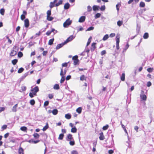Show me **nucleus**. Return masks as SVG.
<instances>
[{"label":"nucleus","mask_w":154,"mask_h":154,"mask_svg":"<svg viewBox=\"0 0 154 154\" xmlns=\"http://www.w3.org/2000/svg\"><path fill=\"white\" fill-rule=\"evenodd\" d=\"M72 23V21L70 20V19H68L63 23V27H67L68 26L71 24Z\"/></svg>","instance_id":"1"},{"label":"nucleus","mask_w":154,"mask_h":154,"mask_svg":"<svg viewBox=\"0 0 154 154\" xmlns=\"http://www.w3.org/2000/svg\"><path fill=\"white\" fill-rule=\"evenodd\" d=\"M72 60L74 61V64L75 65H78L79 60L78 59V56L77 55H75L73 56L72 58Z\"/></svg>","instance_id":"2"},{"label":"nucleus","mask_w":154,"mask_h":154,"mask_svg":"<svg viewBox=\"0 0 154 154\" xmlns=\"http://www.w3.org/2000/svg\"><path fill=\"white\" fill-rule=\"evenodd\" d=\"M119 37L116 36V50H118L119 49V43L120 42Z\"/></svg>","instance_id":"3"},{"label":"nucleus","mask_w":154,"mask_h":154,"mask_svg":"<svg viewBox=\"0 0 154 154\" xmlns=\"http://www.w3.org/2000/svg\"><path fill=\"white\" fill-rule=\"evenodd\" d=\"M140 97L142 100L145 101L146 100L147 97L144 94V92L142 91H141V93L140 95Z\"/></svg>","instance_id":"4"},{"label":"nucleus","mask_w":154,"mask_h":154,"mask_svg":"<svg viewBox=\"0 0 154 154\" xmlns=\"http://www.w3.org/2000/svg\"><path fill=\"white\" fill-rule=\"evenodd\" d=\"M66 140L67 141H69L70 140H72L74 139L72 137V135L71 134H68L66 138Z\"/></svg>","instance_id":"5"},{"label":"nucleus","mask_w":154,"mask_h":154,"mask_svg":"<svg viewBox=\"0 0 154 154\" xmlns=\"http://www.w3.org/2000/svg\"><path fill=\"white\" fill-rule=\"evenodd\" d=\"M24 26L26 28H27L29 27V21L28 19H26L24 20Z\"/></svg>","instance_id":"6"},{"label":"nucleus","mask_w":154,"mask_h":154,"mask_svg":"<svg viewBox=\"0 0 154 154\" xmlns=\"http://www.w3.org/2000/svg\"><path fill=\"white\" fill-rule=\"evenodd\" d=\"M66 44V43L65 42H62L61 44H58L56 47V49L57 50L59 49L60 48L63 47Z\"/></svg>","instance_id":"7"},{"label":"nucleus","mask_w":154,"mask_h":154,"mask_svg":"<svg viewBox=\"0 0 154 154\" xmlns=\"http://www.w3.org/2000/svg\"><path fill=\"white\" fill-rule=\"evenodd\" d=\"M74 38V37L73 35H70L68 37L66 40L65 41L66 43H67L71 41L72 39Z\"/></svg>","instance_id":"8"},{"label":"nucleus","mask_w":154,"mask_h":154,"mask_svg":"<svg viewBox=\"0 0 154 154\" xmlns=\"http://www.w3.org/2000/svg\"><path fill=\"white\" fill-rule=\"evenodd\" d=\"M85 16H81L79 19V22L80 23H83L85 20Z\"/></svg>","instance_id":"9"},{"label":"nucleus","mask_w":154,"mask_h":154,"mask_svg":"<svg viewBox=\"0 0 154 154\" xmlns=\"http://www.w3.org/2000/svg\"><path fill=\"white\" fill-rule=\"evenodd\" d=\"M100 7L99 6L94 5L92 7V9L94 11H98L100 9Z\"/></svg>","instance_id":"10"},{"label":"nucleus","mask_w":154,"mask_h":154,"mask_svg":"<svg viewBox=\"0 0 154 154\" xmlns=\"http://www.w3.org/2000/svg\"><path fill=\"white\" fill-rule=\"evenodd\" d=\"M17 51L13 50L10 53V55L11 57H13L16 55L17 54Z\"/></svg>","instance_id":"11"},{"label":"nucleus","mask_w":154,"mask_h":154,"mask_svg":"<svg viewBox=\"0 0 154 154\" xmlns=\"http://www.w3.org/2000/svg\"><path fill=\"white\" fill-rule=\"evenodd\" d=\"M29 72H27L25 73L22 76H21L20 78V82L21 81H22L23 79H24L28 75Z\"/></svg>","instance_id":"12"},{"label":"nucleus","mask_w":154,"mask_h":154,"mask_svg":"<svg viewBox=\"0 0 154 154\" xmlns=\"http://www.w3.org/2000/svg\"><path fill=\"white\" fill-rule=\"evenodd\" d=\"M39 91V88L38 86H36L33 89H32L31 90V91L32 92H38Z\"/></svg>","instance_id":"13"},{"label":"nucleus","mask_w":154,"mask_h":154,"mask_svg":"<svg viewBox=\"0 0 154 154\" xmlns=\"http://www.w3.org/2000/svg\"><path fill=\"white\" fill-rule=\"evenodd\" d=\"M70 7V5L67 2L65 4L64 6V8L65 10H67Z\"/></svg>","instance_id":"14"},{"label":"nucleus","mask_w":154,"mask_h":154,"mask_svg":"<svg viewBox=\"0 0 154 154\" xmlns=\"http://www.w3.org/2000/svg\"><path fill=\"white\" fill-rule=\"evenodd\" d=\"M140 25H139L138 23L137 24V28H136V32L137 33V35L138 34L140 30Z\"/></svg>","instance_id":"15"},{"label":"nucleus","mask_w":154,"mask_h":154,"mask_svg":"<svg viewBox=\"0 0 154 154\" xmlns=\"http://www.w3.org/2000/svg\"><path fill=\"white\" fill-rule=\"evenodd\" d=\"M24 151L23 149L20 146L18 149V153L19 154H24Z\"/></svg>","instance_id":"16"},{"label":"nucleus","mask_w":154,"mask_h":154,"mask_svg":"<svg viewBox=\"0 0 154 154\" xmlns=\"http://www.w3.org/2000/svg\"><path fill=\"white\" fill-rule=\"evenodd\" d=\"M99 139L100 140H103L105 138L104 136L103 135V133L102 132H101L100 134Z\"/></svg>","instance_id":"17"},{"label":"nucleus","mask_w":154,"mask_h":154,"mask_svg":"<svg viewBox=\"0 0 154 154\" xmlns=\"http://www.w3.org/2000/svg\"><path fill=\"white\" fill-rule=\"evenodd\" d=\"M66 72V69L64 70V73H63V69L62 68L61 69V71L60 72V75L61 76L64 75H65Z\"/></svg>","instance_id":"18"},{"label":"nucleus","mask_w":154,"mask_h":154,"mask_svg":"<svg viewBox=\"0 0 154 154\" xmlns=\"http://www.w3.org/2000/svg\"><path fill=\"white\" fill-rule=\"evenodd\" d=\"M129 47V45L128 44V43H127V44H126V45H125V48H123V49L122 51V52L124 53L127 50L128 48Z\"/></svg>","instance_id":"19"},{"label":"nucleus","mask_w":154,"mask_h":154,"mask_svg":"<svg viewBox=\"0 0 154 154\" xmlns=\"http://www.w3.org/2000/svg\"><path fill=\"white\" fill-rule=\"evenodd\" d=\"M77 131V129L76 128L75 126H74V127H73L71 129V132L72 133H75Z\"/></svg>","instance_id":"20"},{"label":"nucleus","mask_w":154,"mask_h":154,"mask_svg":"<svg viewBox=\"0 0 154 154\" xmlns=\"http://www.w3.org/2000/svg\"><path fill=\"white\" fill-rule=\"evenodd\" d=\"M52 114L54 115H56L58 113V111L57 109H54L52 111Z\"/></svg>","instance_id":"21"},{"label":"nucleus","mask_w":154,"mask_h":154,"mask_svg":"<svg viewBox=\"0 0 154 154\" xmlns=\"http://www.w3.org/2000/svg\"><path fill=\"white\" fill-rule=\"evenodd\" d=\"M71 115L69 113L66 114L65 115V117L66 119H71Z\"/></svg>","instance_id":"22"},{"label":"nucleus","mask_w":154,"mask_h":154,"mask_svg":"<svg viewBox=\"0 0 154 154\" xmlns=\"http://www.w3.org/2000/svg\"><path fill=\"white\" fill-rule=\"evenodd\" d=\"M17 104H15L14 106L13 107V108L12 109V111L14 112H16L17 111L16 108H17Z\"/></svg>","instance_id":"23"},{"label":"nucleus","mask_w":154,"mask_h":154,"mask_svg":"<svg viewBox=\"0 0 154 154\" xmlns=\"http://www.w3.org/2000/svg\"><path fill=\"white\" fill-rule=\"evenodd\" d=\"M69 141V143L71 146H73L75 144V142L74 139Z\"/></svg>","instance_id":"24"},{"label":"nucleus","mask_w":154,"mask_h":154,"mask_svg":"<svg viewBox=\"0 0 154 154\" xmlns=\"http://www.w3.org/2000/svg\"><path fill=\"white\" fill-rule=\"evenodd\" d=\"M54 38L49 40L48 42V45H52L53 43V42L54 41Z\"/></svg>","instance_id":"25"},{"label":"nucleus","mask_w":154,"mask_h":154,"mask_svg":"<svg viewBox=\"0 0 154 154\" xmlns=\"http://www.w3.org/2000/svg\"><path fill=\"white\" fill-rule=\"evenodd\" d=\"M62 3H63V0H60L58 3H56L55 4V6L57 7V6H59V5H60L62 4Z\"/></svg>","instance_id":"26"},{"label":"nucleus","mask_w":154,"mask_h":154,"mask_svg":"<svg viewBox=\"0 0 154 154\" xmlns=\"http://www.w3.org/2000/svg\"><path fill=\"white\" fill-rule=\"evenodd\" d=\"M49 128V126L48 123H47L46 124V125L43 127L42 130L43 131H45L47 129H48Z\"/></svg>","instance_id":"27"},{"label":"nucleus","mask_w":154,"mask_h":154,"mask_svg":"<svg viewBox=\"0 0 154 154\" xmlns=\"http://www.w3.org/2000/svg\"><path fill=\"white\" fill-rule=\"evenodd\" d=\"M82 108L81 107H79L76 110V111L79 114H80L82 112Z\"/></svg>","instance_id":"28"},{"label":"nucleus","mask_w":154,"mask_h":154,"mask_svg":"<svg viewBox=\"0 0 154 154\" xmlns=\"http://www.w3.org/2000/svg\"><path fill=\"white\" fill-rule=\"evenodd\" d=\"M53 88L54 89H56V90L59 89H60V87H59V85L58 84H56L54 85Z\"/></svg>","instance_id":"29"},{"label":"nucleus","mask_w":154,"mask_h":154,"mask_svg":"<svg viewBox=\"0 0 154 154\" xmlns=\"http://www.w3.org/2000/svg\"><path fill=\"white\" fill-rule=\"evenodd\" d=\"M109 38V35L108 34L105 35L103 37L102 40L103 41H106Z\"/></svg>","instance_id":"30"},{"label":"nucleus","mask_w":154,"mask_h":154,"mask_svg":"<svg viewBox=\"0 0 154 154\" xmlns=\"http://www.w3.org/2000/svg\"><path fill=\"white\" fill-rule=\"evenodd\" d=\"M64 136V134L61 133L60 134L58 139L59 140H62L63 139Z\"/></svg>","instance_id":"31"},{"label":"nucleus","mask_w":154,"mask_h":154,"mask_svg":"<svg viewBox=\"0 0 154 154\" xmlns=\"http://www.w3.org/2000/svg\"><path fill=\"white\" fill-rule=\"evenodd\" d=\"M55 6V3H54L53 2H51L50 3V5H49V7L50 9H51L53 7Z\"/></svg>","instance_id":"32"},{"label":"nucleus","mask_w":154,"mask_h":154,"mask_svg":"<svg viewBox=\"0 0 154 154\" xmlns=\"http://www.w3.org/2000/svg\"><path fill=\"white\" fill-rule=\"evenodd\" d=\"M149 37V34L147 32L145 33L143 36V38L144 39H147Z\"/></svg>","instance_id":"33"},{"label":"nucleus","mask_w":154,"mask_h":154,"mask_svg":"<svg viewBox=\"0 0 154 154\" xmlns=\"http://www.w3.org/2000/svg\"><path fill=\"white\" fill-rule=\"evenodd\" d=\"M121 79L122 81H124L125 80V74L122 73L121 77Z\"/></svg>","instance_id":"34"},{"label":"nucleus","mask_w":154,"mask_h":154,"mask_svg":"<svg viewBox=\"0 0 154 154\" xmlns=\"http://www.w3.org/2000/svg\"><path fill=\"white\" fill-rule=\"evenodd\" d=\"M5 12V10L4 8H2L0 9V13L2 15H3L4 14Z\"/></svg>","instance_id":"35"},{"label":"nucleus","mask_w":154,"mask_h":154,"mask_svg":"<svg viewBox=\"0 0 154 154\" xmlns=\"http://www.w3.org/2000/svg\"><path fill=\"white\" fill-rule=\"evenodd\" d=\"M33 135L34 137L35 138H38L40 136L39 134L37 133H34Z\"/></svg>","instance_id":"36"},{"label":"nucleus","mask_w":154,"mask_h":154,"mask_svg":"<svg viewBox=\"0 0 154 154\" xmlns=\"http://www.w3.org/2000/svg\"><path fill=\"white\" fill-rule=\"evenodd\" d=\"M20 130L23 131H26L27 130V128L25 126H23L20 128Z\"/></svg>","instance_id":"37"},{"label":"nucleus","mask_w":154,"mask_h":154,"mask_svg":"<svg viewBox=\"0 0 154 154\" xmlns=\"http://www.w3.org/2000/svg\"><path fill=\"white\" fill-rule=\"evenodd\" d=\"M54 19V18L53 17H51L50 16H47V20L51 21H52Z\"/></svg>","instance_id":"38"},{"label":"nucleus","mask_w":154,"mask_h":154,"mask_svg":"<svg viewBox=\"0 0 154 154\" xmlns=\"http://www.w3.org/2000/svg\"><path fill=\"white\" fill-rule=\"evenodd\" d=\"M18 61V60L17 59H14L12 60V63L14 65H15Z\"/></svg>","instance_id":"39"},{"label":"nucleus","mask_w":154,"mask_h":154,"mask_svg":"<svg viewBox=\"0 0 154 154\" xmlns=\"http://www.w3.org/2000/svg\"><path fill=\"white\" fill-rule=\"evenodd\" d=\"M101 16V14L100 13H97L95 15L94 17L95 19H97L99 18Z\"/></svg>","instance_id":"40"},{"label":"nucleus","mask_w":154,"mask_h":154,"mask_svg":"<svg viewBox=\"0 0 154 154\" xmlns=\"http://www.w3.org/2000/svg\"><path fill=\"white\" fill-rule=\"evenodd\" d=\"M139 5L140 7L143 8L145 6V4L143 2H141L140 3Z\"/></svg>","instance_id":"41"},{"label":"nucleus","mask_w":154,"mask_h":154,"mask_svg":"<svg viewBox=\"0 0 154 154\" xmlns=\"http://www.w3.org/2000/svg\"><path fill=\"white\" fill-rule=\"evenodd\" d=\"M22 91H20V92L24 91H25L26 89V87L25 86H22L21 87Z\"/></svg>","instance_id":"42"},{"label":"nucleus","mask_w":154,"mask_h":154,"mask_svg":"<svg viewBox=\"0 0 154 154\" xmlns=\"http://www.w3.org/2000/svg\"><path fill=\"white\" fill-rule=\"evenodd\" d=\"M62 78L60 81V82L61 83H63L65 80V76H63V75H62Z\"/></svg>","instance_id":"43"},{"label":"nucleus","mask_w":154,"mask_h":154,"mask_svg":"<svg viewBox=\"0 0 154 154\" xmlns=\"http://www.w3.org/2000/svg\"><path fill=\"white\" fill-rule=\"evenodd\" d=\"M29 103L31 105L33 106L35 104V102L34 99H32L30 100Z\"/></svg>","instance_id":"44"},{"label":"nucleus","mask_w":154,"mask_h":154,"mask_svg":"<svg viewBox=\"0 0 154 154\" xmlns=\"http://www.w3.org/2000/svg\"><path fill=\"white\" fill-rule=\"evenodd\" d=\"M24 70V69L22 67H21L19 69L18 71V73H21Z\"/></svg>","instance_id":"45"},{"label":"nucleus","mask_w":154,"mask_h":154,"mask_svg":"<svg viewBox=\"0 0 154 154\" xmlns=\"http://www.w3.org/2000/svg\"><path fill=\"white\" fill-rule=\"evenodd\" d=\"M128 140H129V138L128 137ZM130 141L129 140H128V141H127L126 142V145L129 147L130 148L131 147V145L130 144Z\"/></svg>","instance_id":"46"},{"label":"nucleus","mask_w":154,"mask_h":154,"mask_svg":"<svg viewBox=\"0 0 154 154\" xmlns=\"http://www.w3.org/2000/svg\"><path fill=\"white\" fill-rule=\"evenodd\" d=\"M35 43V42H30L29 43V45H28V47L29 48H30L31 46H32V45H33L34 44V43Z\"/></svg>","instance_id":"47"},{"label":"nucleus","mask_w":154,"mask_h":154,"mask_svg":"<svg viewBox=\"0 0 154 154\" xmlns=\"http://www.w3.org/2000/svg\"><path fill=\"white\" fill-rule=\"evenodd\" d=\"M23 56V53L20 52H19L18 54V56L19 57H21Z\"/></svg>","instance_id":"48"},{"label":"nucleus","mask_w":154,"mask_h":154,"mask_svg":"<svg viewBox=\"0 0 154 154\" xmlns=\"http://www.w3.org/2000/svg\"><path fill=\"white\" fill-rule=\"evenodd\" d=\"M47 16H50L51 15V9L48 10L47 11Z\"/></svg>","instance_id":"49"},{"label":"nucleus","mask_w":154,"mask_h":154,"mask_svg":"<svg viewBox=\"0 0 154 154\" xmlns=\"http://www.w3.org/2000/svg\"><path fill=\"white\" fill-rule=\"evenodd\" d=\"M92 10V8L91 6L88 5L87 7V11L88 12H91Z\"/></svg>","instance_id":"50"},{"label":"nucleus","mask_w":154,"mask_h":154,"mask_svg":"<svg viewBox=\"0 0 154 154\" xmlns=\"http://www.w3.org/2000/svg\"><path fill=\"white\" fill-rule=\"evenodd\" d=\"M117 24L118 26H120L122 24V22L120 20H119L117 22Z\"/></svg>","instance_id":"51"},{"label":"nucleus","mask_w":154,"mask_h":154,"mask_svg":"<svg viewBox=\"0 0 154 154\" xmlns=\"http://www.w3.org/2000/svg\"><path fill=\"white\" fill-rule=\"evenodd\" d=\"M100 9L101 11H104L106 9L105 6L104 5L102 6Z\"/></svg>","instance_id":"52"},{"label":"nucleus","mask_w":154,"mask_h":154,"mask_svg":"<svg viewBox=\"0 0 154 154\" xmlns=\"http://www.w3.org/2000/svg\"><path fill=\"white\" fill-rule=\"evenodd\" d=\"M94 27L91 26L88 28L86 30V31L92 30L94 29Z\"/></svg>","instance_id":"53"},{"label":"nucleus","mask_w":154,"mask_h":154,"mask_svg":"<svg viewBox=\"0 0 154 154\" xmlns=\"http://www.w3.org/2000/svg\"><path fill=\"white\" fill-rule=\"evenodd\" d=\"M69 63V62H68L67 63H63L62 64V67H67L68 65V64Z\"/></svg>","instance_id":"54"},{"label":"nucleus","mask_w":154,"mask_h":154,"mask_svg":"<svg viewBox=\"0 0 154 154\" xmlns=\"http://www.w3.org/2000/svg\"><path fill=\"white\" fill-rule=\"evenodd\" d=\"M91 38H92L91 37H90L88 38V42H87V45H86L87 46H88L90 44V42H91Z\"/></svg>","instance_id":"55"},{"label":"nucleus","mask_w":154,"mask_h":154,"mask_svg":"<svg viewBox=\"0 0 154 154\" xmlns=\"http://www.w3.org/2000/svg\"><path fill=\"white\" fill-rule=\"evenodd\" d=\"M49 102L48 101H45L44 104V107L46 106H48L49 104Z\"/></svg>","instance_id":"56"},{"label":"nucleus","mask_w":154,"mask_h":154,"mask_svg":"<svg viewBox=\"0 0 154 154\" xmlns=\"http://www.w3.org/2000/svg\"><path fill=\"white\" fill-rule=\"evenodd\" d=\"M109 127V125H106L104 126L103 128V129L104 130H107Z\"/></svg>","instance_id":"57"},{"label":"nucleus","mask_w":154,"mask_h":154,"mask_svg":"<svg viewBox=\"0 0 154 154\" xmlns=\"http://www.w3.org/2000/svg\"><path fill=\"white\" fill-rule=\"evenodd\" d=\"M0 73L2 75L5 76V72L4 71V69H2L0 70Z\"/></svg>","instance_id":"58"},{"label":"nucleus","mask_w":154,"mask_h":154,"mask_svg":"<svg viewBox=\"0 0 154 154\" xmlns=\"http://www.w3.org/2000/svg\"><path fill=\"white\" fill-rule=\"evenodd\" d=\"M153 68H149L147 69V71L148 72L150 73L152 72L153 71Z\"/></svg>","instance_id":"59"},{"label":"nucleus","mask_w":154,"mask_h":154,"mask_svg":"<svg viewBox=\"0 0 154 154\" xmlns=\"http://www.w3.org/2000/svg\"><path fill=\"white\" fill-rule=\"evenodd\" d=\"M106 51L105 50H104L102 51L101 52L100 54L102 56H103V55H105V54H106Z\"/></svg>","instance_id":"60"},{"label":"nucleus","mask_w":154,"mask_h":154,"mask_svg":"<svg viewBox=\"0 0 154 154\" xmlns=\"http://www.w3.org/2000/svg\"><path fill=\"white\" fill-rule=\"evenodd\" d=\"M7 128V125H3L2 127V130H4L6 129Z\"/></svg>","instance_id":"61"},{"label":"nucleus","mask_w":154,"mask_h":154,"mask_svg":"<svg viewBox=\"0 0 154 154\" xmlns=\"http://www.w3.org/2000/svg\"><path fill=\"white\" fill-rule=\"evenodd\" d=\"M80 80L82 81L86 80L85 79V75H82L80 77Z\"/></svg>","instance_id":"62"},{"label":"nucleus","mask_w":154,"mask_h":154,"mask_svg":"<svg viewBox=\"0 0 154 154\" xmlns=\"http://www.w3.org/2000/svg\"><path fill=\"white\" fill-rule=\"evenodd\" d=\"M25 18V16L24 14H22L20 17L21 19L23 20Z\"/></svg>","instance_id":"63"},{"label":"nucleus","mask_w":154,"mask_h":154,"mask_svg":"<svg viewBox=\"0 0 154 154\" xmlns=\"http://www.w3.org/2000/svg\"><path fill=\"white\" fill-rule=\"evenodd\" d=\"M71 154H79L76 150H73L71 152Z\"/></svg>","instance_id":"64"}]
</instances>
